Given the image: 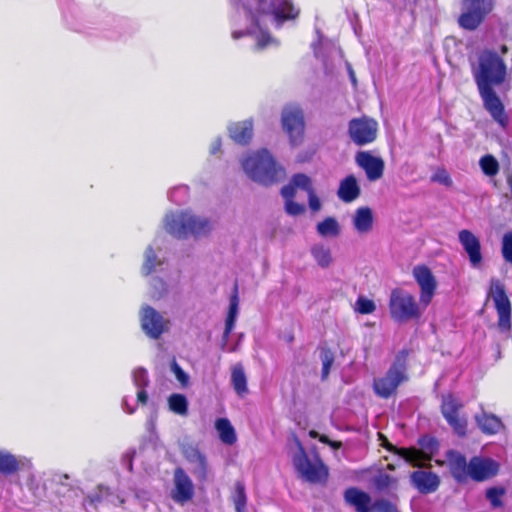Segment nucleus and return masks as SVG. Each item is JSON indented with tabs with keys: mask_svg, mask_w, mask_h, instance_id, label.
I'll return each instance as SVG.
<instances>
[{
	"mask_svg": "<svg viewBox=\"0 0 512 512\" xmlns=\"http://www.w3.org/2000/svg\"><path fill=\"white\" fill-rule=\"evenodd\" d=\"M413 276L420 287V303L425 307L431 302L437 287V282L431 270L426 265L413 268Z\"/></svg>",
	"mask_w": 512,
	"mask_h": 512,
	"instance_id": "15",
	"label": "nucleus"
},
{
	"mask_svg": "<svg viewBox=\"0 0 512 512\" xmlns=\"http://www.w3.org/2000/svg\"><path fill=\"white\" fill-rule=\"evenodd\" d=\"M232 35H233V37H234L235 39H237V38H240V37L243 35V33H242V32H236V31H235V32H233V34H232Z\"/></svg>",
	"mask_w": 512,
	"mask_h": 512,
	"instance_id": "60",
	"label": "nucleus"
},
{
	"mask_svg": "<svg viewBox=\"0 0 512 512\" xmlns=\"http://www.w3.org/2000/svg\"><path fill=\"white\" fill-rule=\"evenodd\" d=\"M172 371L175 374L176 379L181 383L182 386H187L189 383V376L185 373V371L177 364L176 361H173L171 364Z\"/></svg>",
	"mask_w": 512,
	"mask_h": 512,
	"instance_id": "47",
	"label": "nucleus"
},
{
	"mask_svg": "<svg viewBox=\"0 0 512 512\" xmlns=\"http://www.w3.org/2000/svg\"><path fill=\"white\" fill-rule=\"evenodd\" d=\"M181 452L188 462L196 464L193 469V474L197 480L199 482H205L208 478V463L205 455L196 445L190 443L183 444Z\"/></svg>",
	"mask_w": 512,
	"mask_h": 512,
	"instance_id": "18",
	"label": "nucleus"
},
{
	"mask_svg": "<svg viewBox=\"0 0 512 512\" xmlns=\"http://www.w3.org/2000/svg\"><path fill=\"white\" fill-rule=\"evenodd\" d=\"M157 265H160V262L157 260V256L154 252V249L149 246L145 250V260L142 266V272L144 275L151 274Z\"/></svg>",
	"mask_w": 512,
	"mask_h": 512,
	"instance_id": "38",
	"label": "nucleus"
},
{
	"mask_svg": "<svg viewBox=\"0 0 512 512\" xmlns=\"http://www.w3.org/2000/svg\"><path fill=\"white\" fill-rule=\"evenodd\" d=\"M164 226L166 231L178 239H186L190 235L199 237L210 231V223L191 214L188 211H180L166 215Z\"/></svg>",
	"mask_w": 512,
	"mask_h": 512,
	"instance_id": "6",
	"label": "nucleus"
},
{
	"mask_svg": "<svg viewBox=\"0 0 512 512\" xmlns=\"http://www.w3.org/2000/svg\"><path fill=\"white\" fill-rule=\"evenodd\" d=\"M348 132L355 144L363 146L372 143L377 138L378 123L367 116L353 118L349 122Z\"/></svg>",
	"mask_w": 512,
	"mask_h": 512,
	"instance_id": "11",
	"label": "nucleus"
},
{
	"mask_svg": "<svg viewBox=\"0 0 512 512\" xmlns=\"http://www.w3.org/2000/svg\"><path fill=\"white\" fill-rule=\"evenodd\" d=\"M231 499L236 512H247V495L245 485L242 481H236Z\"/></svg>",
	"mask_w": 512,
	"mask_h": 512,
	"instance_id": "32",
	"label": "nucleus"
},
{
	"mask_svg": "<svg viewBox=\"0 0 512 512\" xmlns=\"http://www.w3.org/2000/svg\"><path fill=\"white\" fill-rule=\"evenodd\" d=\"M321 360H322L321 378H322V380H326L330 373V369L334 363V355L329 349H325L321 353Z\"/></svg>",
	"mask_w": 512,
	"mask_h": 512,
	"instance_id": "40",
	"label": "nucleus"
},
{
	"mask_svg": "<svg viewBox=\"0 0 512 512\" xmlns=\"http://www.w3.org/2000/svg\"><path fill=\"white\" fill-rule=\"evenodd\" d=\"M309 436L313 439L319 438V433L316 430H310Z\"/></svg>",
	"mask_w": 512,
	"mask_h": 512,
	"instance_id": "58",
	"label": "nucleus"
},
{
	"mask_svg": "<svg viewBox=\"0 0 512 512\" xmlns=\"http://www.w3.org/2000/svg\"><path fill=\"white\" fill-rule=\"evenodd\" d=\"M215 427L219 432L221 441L228 445H233L236 440L235 429L227 418H219L215 422Z\"/></svg>",
	"mask_w": 512,
	"mask_h": 512,
	"instance_id": "29",
	"label": "nucleus"
},
{
	"mask_svg": "<svg viewBox=\"0 0 512 512\" xmlns=\"http://www.w3.org/2000/svg\"><path fill=\"white\" fill-rule=\"evenodd\" d=\"M311 254L322 268H327L332 263L331 251L328 247L315 245L311 248Z\"/></svg>",
	"mask_w": 512,
	"mask_h": 512,
	"instance_id": "35",
	"label": "nucleus"
},
{
	"mask_svg": "<svg viewBox=\"0 0 512 512\" xmlns=\"http://www.w3.org/2000/svg\"><path fill=\"white\" fill-rule=\"evenodd\" d=\"M230 138L239 145H248L253 137V121L243 120L228 127Z\"/></svg>",
	"mask_w": 512,
	"mask_h": 512,
	"instance_id": "23",
	"label": "nucleus"
},
{
	"mask_svg": "<svg viewBox=\"0 0 512 512\" xmlns=\"http://www.w3.org/2000/svg\"><path fill=\"white\" fill-rule=\"evenodd\" d=\"M125 406H126V411L129 413V414H132L134 413L135 409L134 408H130L127 403L125 402Z\"/></svg>",
	"mask_w": 512,
	"mask_h": 512,
	"instance_id": "59",
	"label": "nucleus"
},
{
	"mask_svg": "<svg viewBox=\"0 0 512 512\" xmlns=\"http://www.w3.org/2000/svg\"><path fill=\"white\" fill-rule=\"evenodd\" d=\"M168 408L171 412L186 416L188 414V400L185 395L173 393L168 397Z\"/></svg>",
	"mask_w": 512,
	"mask_h": 512,
	"instance_id": "31",
	"label": "nucleus"
},
{
	"mask_svg": "<svg viewBox=\"0 0 512 512\" xmlns=\"http://www.w3.org/2000/svg\"><path fill=\"white\" fill-rule=\"evenodd\" d=\"M409 353L408 349L399 351L386 373L382 377L374 379L373 390L378 397L389 399L396 394L398 387L408 380Z\"/></svg>",
	"mask_w": 512,
	"mask_h": 512,
	"instance_id": "4",
	"label": "nucleus"
},
{
	"mask_svg": "<svg viewBox=\"0 0 512 512\" xmlns=\"http://www.w3.org/2000/svg\"><path fill=\"white\" fill-rule=\"evenodd\" d=\"M372 512H399L397 509V506L385 499V498H378L375 501H373V509Z\"/></svg>",
	"mask_w": 512,
	"mask_h": 512,
	"instance_id": "42",
	"label": "nucleus"
},
{
	"mask_svg": "<svg viewBox=\"0 0 512 512\" xmlns=\"http://www.w3.org/2000/svg\"><path fill=\"white\" fill-rule=\"evenodd\" d=\"M231 385L239 397L248 394L247 377L241 363H237L231 368Z\"/></svg>",
	"mask_w": 512,
	"mask_h": 512,
	"instance_id": "26",
	"label": "nucleus"
},
{
	"mask_svg": "<svg viewBox=\"0 0 512 512\" xmlns=\"http://www.w3.org/2000/svg\"><path fill=\"white\" fill-rule=\"evenodd\" d=\"M502 255L503 258L512 264V231L506 233L502 240Z\"/></svg>",
	"mask_w": 512,
	"mask_h": 512,
	"instance_id": "44",
	"label": "nucleus"
},
{
	"mask_svg": "<svg viewBox=\"0 0 512 512\" xmlns=\"http://www.w3.org/2000/svg\"><path fill=\"white\" fill-rule=\"evenodd\" d=\"M479 165L487 176H495L499 171V164L492 155L483 156L479 161Z\"/></svg>",
	"mask_w": 512,
	"mask_h": 512,
	"instance_id": "37",
	"label": "nucleus"
},
{
	"mask_svg": "<svg viewBox=\"0 0 512 512\" xmlns=\"http://www.w3.org/2000/svg\"><path fill=\"white\" fill-rule=\"evenodd\" d=\"M387 469H389V470H394V465H393V464H388V465H387Z\"/></svg>",
	"mask_w": 512,
	"mask_h": 512,
	"instance_id": "62",
	"label": "nucleus"
},
{
	"mask_svg": "<svg viewBox=\"0 0 512 512\" xmlns=\"http://www.w3.org/2000/svg\"><path fill=\"white\" fill-rule=\"evenodd\" d=\"M133 381L137 388H146L149 385L147 371L144 368L136 369L133 373Z\"/></svg>",
	"mask_w": 512,
	"mask_h": 512,
	"instance_id": "45",
	"label": "nucleus"
},
{
	"mask_svg": "<svg viewBox=\"0 0 512 512\" xmlns=\"http://www.w3.org/2000/svg\"><path fill=\"white\" fill-rule=\"evenodd\" d=\"M419 449L415 447L402 448L401 457L414 467H422L424 462L430 461L439 450L438 440L430 435H423L418 439Z\"/></svg>",
	"mask_w": 512,
	"mask_h": 512,
	"instance_id": "8",
	"label": "nucleus"
},
{
	"mask_svg": "<svg viewBox=\"0 0 512 512\" xmlns=\"http://www.w3.org/2000/svg\"><path fill=\"white\" fill-rule=\"evenodd\" d=\"M308 204H309V208L313 212H317L321 209V201L318 198V196L316 195L315 190L308 193Z\"/></svg>",
	"mask_w": 512,
	"mask_h": 512,
	"instance_id": "49",
	"label": "nucleus"
},
{
	"mask_svg": "<svg viewBox=\"0 0 512 512\" xmlns=\"http://www.w3.org/2000/svg\"><path fill=\"white\" fill-rule=\"evenodd\" d=\"M361 193L360 186L354 175L346 176L339 185L337 195L345 203H350L356 200Z\"/></svg>",
	"mask_w": 512,
	"mask_h": 512,
	"instance_id": "25",
	"label": "nucleus"
},
{
	"mask_svg": "<svg viewBox=\"0 0 512 512\" xmlns=\"http://www.w3.org/2000/svg\"><path fill=\"white\" fill-rule=\"evenodd\" d=\"M88 499H89L90 504H92V505H95L96 503L101 501V498L98 495L89 496Z\"/></svg>",
	"mask_w": 512,
	"mask_h": 512,
	"instance_id": "55",
	"label": "nucleus"
},
{
	"mask_svg": "<svg viewBox=\"0 0 512 512\" xmlns=\"http://www.w3.org/2000/svg\"><path fill=\"white\" fill-rule=\"evenodd\" d=\"M450 468L452 475L458 481L469 477L474 481L482 482L498 473L499 464L495 460L485 457H473L467 463L464 456L450 451Z\"/></svg>",
	"mask_w": 512,
	"mask_h": 512,
	"instance_id": "1",
	"label": "nucleus"
},
{
	"mask_svg": "<svg viewBox=\"0 0 512 512\" xmlns=\"http://www.w3.org/2000/svg\"><path fill=\"white\" fill-rule=\"evenodd\" d=\"M382 446L385 449H387L388 451L393 452L401 457L400 450H402V448H397L396 446L391 444L386 438H384V442H383Z\"/></svg>",
	"mask_w": 512,
	"mask_h": 512,
	"instance_id": "51",
	"label": "nucleus"
},
{
	"mask_svg": "<svg viewBox=\"0 0 512 512\" xmlns=\"http://www.w3.org/2000/svg\"><path fill=\"white\" fill-rule=\"evenodd\" d=\"M504 493L505 491L503 488L492 487L486 491V497L490 501L491 505L496 508L502 506L501 497Z\"/></svg>",
	"mask_w": 512,
	"mask_h": 512,
	"instance_id": "43",
	"label": "nucleus"
},
{
	"mask_svg": "<svg viewBox=\"0 0 512 512\" xmlns=\"http://www.w3.org/2000/svg\"><path fill=\"white\" fill-rule=\"evenodd\" d=\"M501 52H502V54H506L507 53V47L505 45H503L501 47Z\"/></svg>",
	"mask_w": 512,
	"mask_h": 512,
	"instance_id": "61",
	"label": "nucleus"
},
{
	"mask_svg": "<svg viewBox=\"0 0 512 512\" xmlns=\"http://www.w3.org/2000/svg\"><path fill=\"white\" fill-rule=\"evenodd\" d=\"M285 211L291 216H299L305 212V206L293 199L285 202Z\"/></svg>",
	"mask_w": 512,
	"mask_h": 512,
	"instance_id": "46",
	"label": "nucleus"
},
{
	"mask_svg": "<svg viewBox=\"0 0 512 512\" xmlns=\"http://www.w3.org/2000/svg\"><path fill=\"white\" fill-rule=\"evenodd\" d=\"M354 227L360 233H367L373 226V214L369 207H360L354 216Z\"/></svg>",
	"mask_w": 512,
	"mask_h": 512,
	"instance_id": "28",
	"label": "nucleus"
},
{
	"mask_svg": "<svg viewBox=\"0 0 512 512\" xmlns=\"http://www.w3.org/2000/svg\"><path fill=\"white\" fill-rule=\"evenodd\" d=\"M433 180L435 181H439L443 184H448V175L446 174V172L443 170L441 171L440 173H436L433 177H432Z\"/></svg>",
	"mask_w": 512,
	"mask_h": 512,
	"instance_id": "52",
	"label": "nucleus"
},
{
	"mask_svg": "<svg viewBox=\"0 0 512 512\" xmlns=\"http://www.w3.org/2000/svg\"><path fill=\"white\" fill-rule=\"evenodd\" d=\"M318 440L321 443H324V444H327V445H329V443H330V439H329V437L327 435H319Z\"/></svg>",
	"mask_w": 512,
	"mask_h": 512,
	"instance_id": "57",
	"label": "nucleus"
},
{
	"mask_svg": "<svg viewBox=\"0 0 512 512\" xmlns=\"http://www.w3.org/2000/svg\"><path fill=\"white\" fill-rule=\"evenodd\" d=\"M373 485L379 492L388 490L389 488H396L398 485V479L384 472H379L373 477Z\"/></svg>",
	"mask_w": 512,
	"mask_h": 512,
	"instance_id": "34",
	"label": "nucleus"
},
{
	"mask_svg": "<svg viewBox=\"0 0 512 512\" xmlns=\"http://www.w3.org/2000/svg\"><path fill=\"white\" fill-rule=\"evenodd\" d=\"M20 468L19 460L11 453L0 451V473L12 475Z\"/></svg>",
	"mask_w": 512,
	"mask_h": 512,
	"instance_id": "33",
	"label": "nucleus"
},
{
	"mask_svg": "<svg viewBox=\"0 0 512 512\" xmlns=\"http://www.w3.org/2000/svg\"><path fill=\"white\" fill-rule=\"evenodd\" d=\"M141 328L145 334L152 339H159L161 335L168 331L170 321L153 307L146 305L141 309Z\"/></svg>",
	"mask_w": 512,
	"mask_h": 512,
	"instance_id": "13",
	"label": "nucleus"
},
{
	"mask_svg": "<svg viewBox=\"0 0 512 512\" xmlns=\"http://www.w3.org/2000/svg\"><path fill=\"white\" fill-rule=\"evenodd\" d=\"M238 305H239V298H238V286L235 284L233 293L230 297V303H229V309L225 321V329L223 333V339L226 342L230 336V333L232 332L236 316L238 313Z\"/></svg>",
	"mask_w": 512,
	"mask_h": 512,
	"instance_id": "27",
	"label": "nucleus"
},
{
	"mask_svg": "<svg viewBox=\"0 0 512 512\" xmlns=\"http://www.w3.org/2000/svg\"><path fill=\"white\" fill-rule=\"evenodd\" d=\"M375 309V303L366 297L360 296L356 300L355 310L360 314H371L375 311Z\"/></svg>",
	"mask_w": 512,
	"mask_h": 512,
	"instance_id": "41",
	"label": "nucleus"
},
{
	"mask_svg": "<svg viewBox=\"0 0 512 512\" xmlns=\"http://www.w3.org/2000/svg\"><path fill=\"white\" fill-rule=\"evenodd\" d=\"M291 182L296 189L304 190L307 194L314 190L311 178L304 173L294 174L291 178Z\"/></svg>",
	"mask_w": 512,
	"mask_h": 512,
	"instance_id": "39",
	"label": "nucleus"
},
{
	"mask_svg": "<svg viewBox=\"0 0 512 512\" xmlns=\"http://www.w3.org/2000/svg\"><path fill=\"white\" fill-rule=\"evenodd\" d=\"M137 402L145 406L148 403V394L146 392V388L139 389L137 392Z\"/></svg>",
	"mask_w": 512,
	"mask_h": 512,
	"instance_id": "50",
	"label": "nucleus"
},
{
	"mask_svg": "<svg viewBox=\"0 0 512 512\" xmlns=\"http://www.w3.org/2000/svg\"><path fill=\"white\" fill-rule=\"evenodd\" d=\"M461 407L462 404L450 397V427L457 436L464 437L468 430V416L458 411Z\"/></svg>",
	"mask_w": 512,
	"mask_h": 512,
	"instance_id": "24",
	"label": "nucleus"
},
{
	"mask_svg": "<svg viewBox=\"0 0 512 512\" xmlns=\"http://www.w3.org/2000/svg\"><path fill=\"white\" fill-rule=\"evenodd\" d=\"M221 146H222V143H221V139H216L212 145H211V149H210V152L211 154H216L218 153L220 150H221Z\"/></svg>",
	"mask_w": 512,
	"mask_h": 512,
	"instance_id": "53",
	"label": "nucleus"
},
{
	"mask_svg": "<svg viewBox=\"0 0 512 512\" xmlns=\"http://www.w3.org/2000/svg\"><path fill=\"white\" fill-rule=\"evenodd\" d=\"M258 12L273 16L279 25L285 21L294 20L299 15V9L295 7L292 0H270L268 7H260Z\"/></svg>",
	"mask_w": 512,
	"mask_h": 512,
	"instance_id": "14",
	"label": "nucleus"
},
{
	"mask_svg": "<svg viewBox=\"0 0 512 512\" xmlns=\"http://www.w3.org/2000/svg\"><path fill=\"white\" fill-rule=\"evenodd\" d=\"M317 232L321 236H337L340 232L339 224L333 217H327L317 224Z\"/></svg>",
	"mask_w": 512,
	"mask_h": 512,
	"instance_id": "36",
	"label": "nucleus"
},
{
	"mask_svg": "<svg viewBox=\"0 0 512 512\" xmlns=\"http://www.w3.org/2000/svg\"><path fill=\"white\" fill-rule=\"evenodd\" d=\"M441 412H442L444 418L448 420V406L446 404V399L444 396H443V400H442V404H441Z\"/></svg>",
	"mask_w": 512,
	"mask_h": 512,
	"instance_id": "54",
	"label": "nucleus"
},
{
	"mask_svg": "<svg viewBox=\"0 0 512 512\" xmlns=\"http://www.w3.org/2000/svg\"><path fill=\"white\" fill-rule=\"evenodd\" d=\"M345 502L354 507L356 512H372L373 502L370 495L356 487H350L344 492Z\"/></svg>",
	"mask_w": 512,
	"mask_h": 512,
	"instance_id": "22",
	"label": "nucleus"
},
{
	"mask_svg": "<svg viewBox=\"0 0 512 512\" xmlns=\"http://www.w3.org/2000/svg\"><path fill=\"white\" fill-rule=\"evenodd\" d=\"M298 452L293 457V465L301 479L310 484L326 485L329 468L317 452L310 458L301 441L295 438Z\"/></svg>",
	"mask_w": 512,
	"mask_h": 512,
	"instance_id": "5",
	"label": "nucleus"
},
{
	"mask_svg": "<svg viewBox=\"0 0 512 512\" xmlns=\"http://www.w3.org/2000/svg\"><path fill=\"white\" fill-rule=\"evenodd\" d=\"M459 242L469 257L470 264L477 268L481 265L482 255L479 239L469 230L459 232Z\"/></svg>",
	"mask_w": 512,
	"mask_h": 512,
	"instance_id": "20",
	"label": "nucleus"
},
{
	"mask_svg": "<svg viewBox=\"0 0 512 512\" xmlns=\"http://www.w3.org/2000/svg\"><path fill=\"white\" fill-rule=\"evenodd\" d=\"M356 163L365 171L369 181H376L384 174L385 163L383 159L372 155L369 151L358 152Z\"/></svg>",
	"mask_w": 512,
	"mask_h": 512,
	"instance_id": "19",
	"label": "nucleus"
},
{
	"mask_svg": "<svg viewBox=\"0 0 512 512\" xmlns=\"http://www.w3.org/2000/svg\"><path fill=\"white\" fill-rule=\"evenodd\" d=\"M490 296L498 314V327L506 332L511 328V303L506 295L503 284L499 280H492Z\"/></svg>",
	"mask_w": 512,
	"mask_h": 512,
	"instance_id": "12",
	"label": "nucleus"
},
{
	"mask_svg": "<svg viewBox=\"0 0 512 512\" xmlns=\"http://www.w3.org/2000/svg\"><path fill=\"white\" fill-rule=\"evenodd\" d=\"M410 480L412 485L423 494L436 491L440 484L439 477L431 471H414L410 475Z\"/></svg>",
	"mask_w": 512,
	"mask_h": 512,
	"instance_id": "21",
	"label": "nucleus"
},
{
	"mask_svg": "<svg viewBox=\"0 0 512 512\" xmlns=\"http://www.w3.org/2000/svg\"><path fill=\"white\" fill-rule=\"evenodd\" d=\"M194 497V485L184 469L177 467L174 470V488L171 498L178 504L184 505Z\"/></svg>",
	"mask_w": 512,
	"mask_h": 512,
	"instance_id": "16",
	"label": "nucleus"
},
{
	"mask_svg": "<svg viewBox=\"0 0 512 512\" xmlns=\"http://www.w3.org/2000/svg\"><path fill=\"white\" fill-rule=\"evenodd\" d=\"M281 123L292 145L302 142L305 131V121L302 109L298 105L288 104L283 108Z\"/></svg>",
	"mask_w": 512,
	"mask_h": 512,
	"instance_id": "10",
	"label": "nucleus"
},
{
	"mask_svg": "<svg viewBox=\"0 0 512 512\" xmlns=\"http://www.w3.org/2000/svg\"><path fill=\"white\" fill-rule=\"evenodd\" d=\"M281 195L285 199V202L294 199L296 195V187L291 181L288 185L281 188Z\"/></svg>",
	"mask_w": 512,
	"mask_h": 512,
	"instance_id": "48",
	"label": "nucleus"
},
{
	"mask_svg": "<svg viewBox=\"0 0 512 512\" xmlns=\"http://www.w3.org/2000/svg\"><path fill=\"white\" fill-rule=\"evenodd\" d=\"M389 312L391 318L399 323L418 319L422 313L415 297L402 288H395L391 291Z\"/></svg>",
	"mask_w": 512,
	"mask_h": 512,
	"instance_id": "7",
	"label": "nucleus"
},
{
	"mask_svg": "<svg viewBox=\"0 0 512 512\" xmlns=\"http://www.w3.org/2000/svg\"><path fill=\"white\" fill-rule=\"evenodd\" d=\"M476 422L479 428L486 434H495L502 427L501 420L492 414L483 413L478 415L476 416Z\"/></svg>",
	"mask_w": 512,
	"mask_h": 512,
	"instance_id": "30",
	"label": "nucleus"
},
{
	"mask_svg": "<svg viewBox=\"0 0 512 512\" xmlns=\"http://www.w3.org/2000/svg\"><path fill=\"white\" fill-rule=\"evenodd\" d=\"M473 75L477 88L500 86L506 79L507 66L497 52L486 49L480 52Z\"/></svg>",
	"mask_w": 512,
	"mask_h": 512,
	"instance_id": "2",
	"label": "nucleus"
},
{
	"mask_svg": "<svg viewBox=\"0 0 512 512\" xmlns=\"http://www.w3.org/2000/svg\"><path fill=\"white\" fill-rule=\"evenodd\" d=\"M493 7V0H464V11L458 19L459 25L467 30L476 29Z\"/></svg>",
	"mask_w": 512,
	"mask_h": 512,
	"instance_id": "9",
	"label": "nucleus"
},
{
	"mask_svg": "<svg viewBox=\"0 0 512 512\" xmlns=\"http://www.w3.org/2000/svg\"><path fill=\"white\" fill-rule=\"evenodd\" d=\"M242 166L253 181L265 186L277 183L284 175L283 168L277 165L267 150H261L248 156Z\"/></svg>",
	"mask_w": 512,
	"mask_h": 512,
	"instance_id": "3",
	"label": "nucleus"
},
{
	"mask_svg": "<svg viewBox=\"0 0 512 512\" xmlns=\"http://www.w3.org/2000/svg\"><path fill=\"white\" fill-rule=\"evenodd\" d=\"M478 91L484 108L497 123L504 127L507 123V116L504 105L494 91V87L478 88Z\"/></svg>",
	"mask_w": 512,
	"mask_h": 512,
	"instance_id": "17",
	"label": "nucleus"
},
{
	"mask_svg": "<svg viewBox=\"0 0 512 512\" xmlns=\"http://www.w3.org/2000/svg\"><path fill=\"white\" fill-rule=\"evenodd\" d=\"M329 446L333 449H339L342 446V443L340 441H332L330 440Z\"/></svg>",
	"mask_w": 512,
	"mask_h": 512,
	"instance_id": "56",
	"label": "nucleus"
}]
</instances>
